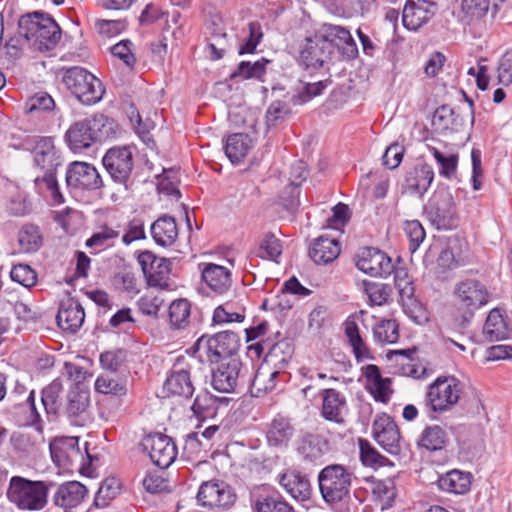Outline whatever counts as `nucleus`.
I'll return each instance as SVG.
<instances>
[{
    "mask_svg": "<svg viewBox=\"0 0 512 512\" xmlns=\"http://www.w3.org/2000/svg\"><path fill=\"white\" fill-rule=\"evenodd\" d=\"M23 147L33 154L34 166L43 172L42 176L34 179L35 187L39 192L48 191L55 204H62L64 197L61 194L56 179V172L61 166V154L54 145L51 137H28L23 141Z\"/></svg>",
    "mask_w": 512,
    "mask_h": 512,
    "instance_id": "f257e3e1",
    "label": "nucleus"
},
{
    "mask_svg": "<svg viewBox=\"0 0 512 512\" xmlns=\"http://www.w3.org/2000/svg\"><path fill=\"white\" fill-rule=\"evenodd\" d=\"M115 126L113 120L103 114H95L72 123L65 133V141L73 152H81L95 142L113 136Z\"/></svg>",
    "mask_w": 512,
    "mask_h": 512,
    "instance_id": "f03ea898",
    "label": "nucleus"
},
{
    "mask_svg": "<svg viewBox=\"0 0 512 512\" xmlns=\"http://www.w3.org/2000/svg\"><path fill=\"white\" fill-rule=\"evenodd\" d=\"M18 33L38 51H49L61 39V28L54 19L40 12L22 16L18 22Z\"/></svg>",
    "mask_w": 512,
    "mask_h": 512,
    "instance_id": "7ed1b4c3",
    "label": "nucleus"
},
{
    "mask_svg": "<svg viewBox=\"0 0 512 512\" xmlns=\"http://www.w3.org/2000/svg\"><path fill=\"white\" fill-rule=\"evenodd\" d=\"M318 482L321 495L329 505H347L350 502L352 473L343 465L332 464L323 468Z\"/></svg>",
    "mask_w": 512,
    "mask_h": 512,
    "instance_id": "20e7f679",
    "label": "nucleus"
},
{
    "mask_svg": "<svg viewBox=\"0 0 512 512\" xmlns=\"http://www.w3.org/2000/svg\"><path fill=\"white\" fill-rule=\"evenodd\" d=\"M62 82L66 89L84 105L98 103L105 93L102 82L83 67L74 66L65 69Z\"/></svg>",
    "mask_w": 512,
    "mask_h": 512,
    "instance_id": "39448f33",
    "label": "nucleus"
},
{
    "mask_svg": "<svg viewBox=\"0 0 512 512\" xmlns=\"http://www.w3.org/2000/svg\"><path fill=\"white\" fill-rule=\"evenodd\" d=\"M43 481H31L20 476L10 480L7 490L8 499L23 510H40L47 503L49 486Z\"/></svg>",
    "mask_w": 512,
    "mask_h": 512,
    "instance_id": "423d86ee",
    "label": "nucleus"
},
{
    "mask_svg": "<svg viewBox=\"0 0 512 512\" xmlns=\"http://www.w3.org/2000/svg\"><path fill=\"white\" fill-rule=\"evenodd\" d=\"M239 347L240 338L237 333L231 330L222 331L212 336L203 335L193 346L195 352L200 353L199 357H203V352L210 363H218L224 359L237 357L235 354Z\"/></svg>",
    "mask_w": 512,
    "mask_h": 512,
    "instance_id": "0eeeda50",
    "label": "nucleus"
},
{
    "mask_svg": "<svg viewBox=\"0 0 512 512\" xmlns=\"http://www.w3.org/2000/svg\"><path fill=\"white\" fill-rule=\"evenodd\" d=\"M462 390V384L457 378L438 377L427 388L425 405L434 413L447 412L458 403Z\"/></svg>",
    "mask_w": 512,
    "mask_h": 512,
    "instance_id": "6e6552de",
    "label": "nucleus"
},
{
    "mask_svg": "<svg viewBox=\"0 0 512 512\" xmlns=\"http://www.w3.org/2000/svg\"><path fill=\"white\" fill-rule=\"evenodd\" d=\"M455 297L459 310H463L461 328H465L474 315V311L489 301L490 294L484 284L476 279L459 282L455 288Z\"/></svg>",
    "mask_w": 512,
    "mask_h": 512,
    "instance_id": "1a4fd4ad",
    "label": "nucleus"
},
{
    "mask_svg": "<svg viewBox=\"0 0 512 512\" xmlns=\"http://www.w3.org/2000/svg\"><path fill=\"white\" fill-rule=\"evenodd\" d=\"M425 210L429 221L438 230H449L458 226L459 218L455 203L447 189L436 191Z\"/></svg>",
    "mask_w": 512,
    "mask_h": 512,
    "instance_id": "9d476101",
    "label": "nucleus"
},
{
    "mask_svg": "<svg viewBox=\"0 0 512 512\" xmlns=\"http://www.w3.org/2000/svg\"><path fill=\"white\" fill-rule=\"evenodd\" d=\"M249 367L243 365L239 357H231L221 361L212 373V387L221 393L237 392L239 385L246 383Z\"/></svg>",
    "mask_w": 512,
    "mask_h": 512,
    "instance_id": "9b49d317",
    "label": "nucleus"
},
{
    "mask_svg": "<svg viewBox=\"0 0 512 512\" xmlns=\"http://www.w3.org/2000/svg\"><path fill=\"white\" fill-rule=\"evenodd\" d=\"M102 162L111 179L127 187L134 166L131 150L128 147L110 148Z\"/></svg>",
    "mask_w": 512,
    "mask_h": 512,
    "instance_id": "f8f14e48",
    "label": "nucleus"
},
{
    "mask_svg": "<svg viewBox=\"0 0 512 512\" xmlns=\"http://www.w3.org/2000/svg\"><path fill=\"white\" fill-rule=\"evenodd\" d=\"M197 499L203 507L226 509L235 503L236 495L228 484L208 481L200 486Z\"/></svg>",
    "mask_w": 512,
    "mask_h": 512,
    "instance_id": "ddd939ff",
    "label": "nucleus"
},
{
    "mask_svg": "<svg viewBox=\"0 0 512 512\" xmlns=\"http://www.w3.org/2000/svg\"><path fill=\"white\" fill-rule=\"evenodd\" d=\"M143 446L149 451L151 461L161 469L168 468L177 456L172 439L162 433L148 435L143 441Z\"/></svg>",
    "mask_w": 512,
    "mask_h": 512,
    "instance_id": "4468645a",
    "label": "nucleus"
},
{
    "mask_svg": "<svg viewBox=\"0 0 512 512\" xmlns=\"http://www.w3.org/2000/svg\"><path fill=\"white\" fill-rule=\"evenodd\" d=\"M357 258L356 266L358 269L372 277L390 275L394 269L392 259L377 248H362Z\"/></svg>",
    "mask_w": 512,
    "mask_h": 512,
    "instance_id": "2eb2a0df",
    "label": "nucleus"
},
{
    "mask_svg": "<svg viewBox=\"0 0 512 512\" xmlns=\"http://www.w3.org/2000/svg\"><path fill=\"white\" fill-rule=\"evenodd\" d=\"M66 183L76 189L95 190L102 187L103 182L97 169L86 162H73L66 172Z\"/></svg>",
    "mask_w": 512,
    "mask_h": 512,
    "instance_id": "dca6fc26",
    "label": "nucleus"
},
{
    "mask_svg": "<svg viewBox=\"0 0 512 512\" xmlns=\"http://www.w3.org/2000/svg\"><path fill=\"white\" fill-rule=\"evenodd\" d=\"M437 4L430 0H407L402 12L403 25L417 30L435 15Z\"/></svg>",
    "mask_w": 512,
    "mask_h": 512,
    "instance_id": "f3484780",
    "label": "nucleus"
},
{
    "mask_svg": "<svg viewBox=\"0 0 512 512\" xmlns=\"http://www.w3.org/2000/svg\"><path fill=\"white\" fill-rule=\"evenodd\" d=\"M373 435L376 442L390 454L400 451V433L396 423L385 414L378 416L373 422Z\"/></svg>",
    "mask_w": 512,
    "mask_h": 512,
    "instance_id": "a211bd4d",
    "label": "nucleus"
},
{
    "mask_svg": "<svg viewBox=\"0 0 512 512\" xmlns=\"http://www.w3.org/2000/svg\"><path fill=\"white\" fill-rule=\"evenodd\" d=\"M331 53V44L316 35L307 39L300 52V61L306 69H318L330 59Z\"/></svg>",
    "mask_w": 512,
    "mask_h": 512,
    "instance_id": "6ab92c4d",
    "label": "nucleus"
},
{
    "mask_svg": "<svg viewBox=\"0 0 512 512\" xmlns=\"http://www.w3.org/2000/svg\"><path fill=\"white\" fill-rule=\"evenodd\" d=\"M433 179L434 171L430 165L426 163L417 164L406 172L402 187L404 191L412 195L423 197Z\"/></svg>",
    "mask_w": 512,
    "mask_h": 512,
    "instance_id": "aec40b11",
    "label": "nucleus"
},
{
    "mask_svg": "<svg viewBox=\"0 0 512 512\" xmlns=\"http://www.w3.org/2000/svg\"><path fill=\"white\" fill-rule=\"evenodd\" d=\"M201 277L203 282L215 294H224L232 285L230 271L221 265L214 263L200 264Z\"/></svg>",
    "mask_w": 512,
    "mask_h": 512,
    "instance_id": "412c9836",
    "label": "nucleus"
},
{
    "mask_svg": "<svg viewBox=\"0 0 512 512\" xmlns=\"http://www.w3.org/2000/svg\"><path fill=\"white\" fill-rule=\"evenodd\" d=\"M85 319L84 309L73 298L61 301L56 316L57 324L65 331L76 332Z\"/></svg>",
    "mask_w": 512,
    "mask_h": 512,
    "instance_id": "4be33fe9",
    "label": "nucleus"
},
{
    "mask_svg": "<svg viewBox=\"0 0 512 512\" xmlns=\"http://www.w3.org/2000/svg\"><path fill=\"white\" fill-rule=\"evenodd\" d=\"M89 405V391L75 384L67 393L64 414L71 424L82 425V416Z\"/></svg>",
    "mask_w": 512,
    "mask_h": 512,
    "instance_id": "5701e85b",
    "label": "nucleus"
},
{
    "mask_svg": "<svg viewBox=\"0 0 512 512\" xmlns=\"http://www.w3.org/2000/svg\"><path fill=\"white\" fill-rule=\"evenodd\" d=\"M87 494L86 487L78 481H69L58 486L53 502L65 512L78 506Z\"/></svg>",
    "mask_w": 512,
    "mask_h": 512,
    "instance_id": "b1692460",
    "label": "nucleus"
},
{
    "mask_svg": "<svg viewBox=\"0 0 512 512\" xmlns=\"http://www.w3.org/2000/svg\"><path fill=\"white\" fill-rule=\"evenodd\" d=\"M322 409L321 415L328 421L338 424L344 422V414L347 411L345 397L335 389H323L321 391Z\"/></svg>",
    "mask_w": 512,
    "mask_h": 512,
    "instance_id": "393cba45",
    "label": "nucleus"
},
{
    "mask_svg": "<svg viewBox=\"0 0 512 512\" xmlns=\"http://www.w3.org/2000/svg\"><path fill=\"white\" fill-rule=\"evenodd\" d=\"M280 485L295 500L306 501L310 498L312 489L306 475L296 470H288L279 476Z\"/></svg>",
    "mask_w": 512,
    "mask_h": 512,
    "instance_id": "a878e982",
    "label": "nucleus"
},
{
    "mask_svg": "<svg viewBox=\"0 0 512 512\" xmlns=\"http://www.w3.org/2000/svg\"><path fill=\"white\" fill-rule=\"evenodd\" d=\"M246 378L249 383L250 393L253 397H262L276 388V380L279 377L278 370H272L268 366H260L257 371Z\"/></svg>",
    "mask_w": 512,
    "mask_h": 512,
    "instance_id": "bb28decb",
    "label": "nucleus"
},
{
    "mask_svg": "<svg viewBox=\"0 0 512 512\" xmlns=\"http://www.w3.org/2000/svg\"><path fill=\"white\" fill-rule=\"evenodd\" d=\"M340 244L334 238L320 236L314 240L310 250V258L318 265L333 262L340 254Z\"/></svg>",
    "mask_w": 512,
    "mask_h": 512,
    "instance_id": "cd10ccee",
    "label": "nucleus"
},
{
    "mask_svg": "<svg viewBox=\"0 0 512 512\" xmlns=\"http://www.w3.org/2000/svg\"><path fill=\"white\" fill-rule=\"evenodd\" d=\"M151 235L155 243L162 247L171 246L178 237V228L173 217L163 215L151 225Z\"/></svg>",
    "mask_w": 512,
    "mask_h": 512,
    "instance_id": "c85d7f7f",
    "label": "nucleus"
},
{
    "mask_svg": "<svg viewBox=\"0 0 512 512\" xmlns=\"http://www.w3.org/2000/svg\"><path fill=\"white\" fill-rule=\"evenodd\" d=\"M483 335L489 342L508 339L511 329L498 308L492 309L483 327Z\"/></svg>",
    "mask_w": 512,
    "mask_h": 512,
    "instance_id": "c756f323",
    "label": "nucleus"
},
{
    "mask_svg": "<svg viewBox=\"0 0 512 512\" xmlns=\"http://www.w3.org/2000/svg\"><path fill=\"white\" fill-rule=\"evenodd\" d=\"M294 427L286 417L278 415L269 425L267 441L273 447H287L294 435Z\"/></svg>",
    "mask_w": 512,
    "mask_h": 512,
    "instance_id": "7c9ffc66",
    "label": "nucleus"
},
{
    "mask_svg": "<svg viewBox=\"0 0 512 512\" xmlns=\"http://www.w3.org/2000/svg\"><path fill=\"white\" fill-rule=\"evenodd\" d=\"M394 283L399 293V302L403 308L411 309L418 306V301L415 298V288L412 278L409 276L405 268H394Z\"/></svg>",
    "mask_w": 512,
    "mask_h": 512,
    "instance_id": "2f4dec72",
    "label": "nucleus"
},
{
    "mask_svg": "<svg viewBox=\"0 0 512 512\" xmlns=\"http://www.w3.org/2000/svg\"><path fill=\"white\" fill-rule=\"evenodd\" d=\"M329 450L328 441L318 434H306L302 437L298 451L309 462L319 461Z\"/></svg>",
    "mask_w": 512,
    "mask_h": 512,
    "instance_id": "473e14b6",
    "label": "nucleus"
},
{
    "mask_svg": "<svg viewBox=\"0 0 512 512\" xmlns=\"http://www.w3.org/2000/svg\"><path fill=\"white\" fill-rule=\"evenodd\" d=\"M463 125V119L449 105L438 107L433 114L432 127L439 133L458 131Z\"/></svg>",
    "mask_w": 512,
    "mask_h": 512,
    "instance_id": "72a5a7b5",
    "label": "nucleus"
},
{
    "mask_svg": "<svg viewBox=\"0 0 512 512\" xmlns=\"http://www.w3.org/2000/svg\"><path fill=\"white\" fill-rule=\"evenodd\" d=\"M164 389L168 394L182 397H190L194 392V386L187 370H173L164 383Z\"/></svg>",
    "mask_w": 512,
    "mask_h": 512,
    "instance_id": "f704fd0d",
    "label": "nucleus"
},
{
    "mask_svg": "<svg viewBox=\"0 0 512 512\" xmlns=\"http://www.w3.org/2000/svg\"><path fill=\"white\" fill-rule=\"evenodd\" d=\"M470 485V474L459 470H452L438 480V486L442 491L454 494H465L470 490Z\"/></svg>",
    "mask_w": 512,
    "mask_h": 512,
    "instance_id": "c9c22d12",
    "label": "nucleus"
},
{
    "mask_svg": "<svg viewBox=\"0 0 512 512\" xmlns=\"http://www.w3.org/2000/svg\"><path fill=\"white\" fill-rule=\"evenodd\" d=\"M252 148V140L245 133H235L227 138L225 154L232 163H239Z\"/></svg>",
    "mask_w": 512,
    "mask_h": 512,
    "instance_id": "e433bc0d",
    "label": "nucleus"
},
{
    "mask_svg": "<svg viewBox=\"0 0 512 512\" xmlns=\"http://www.w3.org/2000/svg\"><path fill=\"white\" fill-rule=\"evenodd\" d=\"M245 319V307L237 301H227L215 308L213 322L224 324L232 322H243Z\"/></svg>",
    "mask_w": 512,
    "mask_h": 512,
    "instance_id": "4c0bfd02",
    "label": "nucleus"
},
{
    "mask_svg": "<svg viewBox=\"0 0 512 512\" xmlns=\"http://www.w3.org/2000/svg\"><path fill=\"white\" fill-rule=\"evenodd\" d=\"M191 409L199 421L213 419L218 411V398L208 392L200 393L196 396Z\"/></svg>",
    "mask_w": 512,
    "mask_h": 512,
    "instance_id": "58836bf2",
    "label": "nucleus"
},
{
    "mask_svg": "<svg viewBox=\"0 0 512 512\" xmlns=\"http://www.w3.org/2000/svg\"><path fill=\"white\" fill-rule=\"evenodd\" d=\"M462 246L466 247V243L460 239L451 240L448 247L440 253L437 259L438 265L443 269H452L462 263L464 261Z\"/></svg>",
    "mask_w": 512,
    "mask_h": 512,
    "instance_id": "ea45409f",
    "label": "nucleus"
},
{
    "mask_svg": "<svg viewBox=\"0 0 512 512\" xmlns=\"http://www.w3.org/2000/svg\"><path fill=\"white\" fill-rule=\"evenodd\" d=\"M191 305L187 299L174 300L169 306L170 324L175 329H184L190 322Z\"/></svg>",
    "mask_w": 512,
    "mask_h": 512,
    "instance_id": "a19ab883",
    "label": "nucleus"
},
{
    "mask_svg": "<svg viewBox=\"0 0 512 512\" xmlns=\"http://www.w3.org/2000/svg\"><path fill=\"white\" fill-rule=\"evenodd\" d=\"M447 441V434L443 428L438 425L426 427L419 440V446L429 450L437 451L444 448Z\"/></svg>",
    "mask_w": 512,
    "mask_h": 512,
    "instance_id": "79ce46f5",
    "label": "nucleus"
},
{
    "mask_svg": "<svg viewBox=\"0 0 512 512\" xmlns=\"http://www.w3.org/2000/svg\"><path fill=\"white\" fill-rule=\"evenodd\" d=\"M18 243L23 252L37 251L42 245L39 228L33 224L24 225L18 232Z\"/></svg>",
    "mask_w": 512,
    "mask_h": 512,
    "instance_id": "37998d69",
    "label": "nucleus"
},
{
    "mask_svg": "<svg viewBox=\"0 0 512 512\" xmlns=\"http://www.w3.org/2000/svg\"><path fill=\"white\" fill-rule=\"evenodd\" d=\"M427 149L432 153L434 159L439 165V174L441 176L451 178L455 175L458 164V154L444 153L431 145H427Z\"/></svg>",
    "mask_w": 512,
    "mask_h": 512,
    "instance_id": "c03bdc74",
    "label": "nucleus"
},
{
    "mask_svg": "<svg viewBox=\"0 0 512 512\" xmlns=\"http://www.w3.org/2000/svg\"><path fill=\"white\" fill-rule=\"evenodd\" d=\"M257 512H295L279 494L261 495L255 502Z\"/></svg>",
    "mask_w": 512,
    "mask_h": 512,
    "instance_id": "a18cd8bd",
    "label": "nucleus"
},
{
    "mask_svg": "<svg viewBox=\"0 0 512 512\" xmlns=\"http://www.w3.org/2000/svg\"><path fill=\"white\" fill-rule=\"evenodd\" d=\"M62 391V382L60 379L53 380L42 390L41 402L45 411L49 415H57L60 410L59 395Z\"/></svg>",
    "mask_w": 512,
    "mask_h": 512,
    "instance_id": "49530a36",
    "label": "nucleus"
},
{
    "mask_svg": "<svg viewBox=\"0 0 512 512\" xmlns=\"http://www.w3.org/2000/svg\"><path fill=\"white\" fill-rule=\"evenodd\" d=\"M270 61L266 58H261L255 62L242 61L238 64L237 69L231 74V78L241 77L243 79H260L266 72V65Z\"/></svg>",
    "mask_w": 512,
    "mask_h": 512,
    "instance_id": "de8ad7c7",
    "label": "nucleus"
},
{
    "mask_svg": "<svg viewBox=\"0 0 512 512\" xmlns=\"http://www.w3.org/2000/svg\"><path fill=\"white\" fill-rule=\"evenodd\" d=\"M293 355V347L287 340H281L272 344L265 354V361L271 362L275 366L285 365Z\"/></svg>",
    "mask_w": 512,
    "mask_h": 512,
    "instance_id": "09e8293b",
    "label": "nucleus"
},
{
    "mask_svg": "<svg viewBox=\"0 0 512 512\" xmlns=\"http://www.w3.org/2000/svg\"><path fill=\"white\" fill-rule=\"evenodd\" d=\"M119 481L115 477L106 478L100 485L94 499V505L98 508H104L109 501L116 497L119 492Z\"/></svg>",
    "mask_w": 512,
    "mask_h": 512,
    "instance_id": "8fccbe9b",
    "label": "nucleus"
},
{
    "mask_svg": "<svg viewBox=\"0 0 512 512\" xmlns=\"http://www.w3.org/2000/svg\"><path fill=\"white\" fill-rule=\"evenodd\" d=\"M161 261H164V258H158L150 251L142 252L139 255V263L141 264L142 270L144 274L147 275L149 283L152 286H163L161 283V278L158 277L163 271L155 270V264Z\"/></svg>",
    "mask_w": 512,
    "mask_h": 512,
    "instance_id": "3c124183",
    "label": "nucleus"
},
{
    "mask_svg": "<svg viewBox=\"0 0 512 512\" xmlns=\"http://www.w3.org/2000/svg\"><path fill=\"white\" fill-rule=\"evenodd\" d=\"M373 335L379 343H395L399 338L398 325L395 320H382L374 327Z\"/></svg>",
    "mask_w": 512,
    "mask_h": 512,
    "instance_id": "603ef678",
    "label": "nucleus"
},
{
    "mask_svg": "<svg viewBox=\"0 0 512 512\" xmlns=\"http://www.w3.org/2000/svg\"><path fill=\"white\" fill-rule=\"evenodd\" d=\"M120 231L108 225H103L90 238L86 240L85 245L88 248H97L99 250L110 246V241L116 239Z\"/></svg>",
    "mask_w": 512,
    "mask_h": 512,
    "instance_id": "864d4df0",
    "label": "nucleus"
},
{
    "mask_svg": "<svg viewBox=\"0 0 512 512\" xmlns=\"http://www.w3.org/2000/svg\"><path fill=\"white\" fill-rule=\"evenodd\" d=\"M350 34V31L342 26L324 24L317 36L330 43L332 49L333 45L340 47L344 40L350 39Z\"/></svg>",
    "mask_w": 512,
    "mask_h": 512,
    "instance_id": "5fc2aeb1",
    "label": "nucleus"
},
{
    "mask_svg": "<svg viewBox=\"0 0 512 512\" xmlns=\"http://www.w3.org/2000/svg\"><path fill=\"white\" fill-rule=\"evenodd\" d=\"M263 30L259 22L253 21L248 24V36L244 43L239 46V55L253 54L263 39Z\"/></svg>",
    "mask_w": 512,
    "mask_h": 512,
    "instance_id": "6e6d98bb",
    "label": "nucleus"
},
{
    "mask_svg": "<svg viewBox=\"0 0 512 512\" xmlns=\"http://www.w3.org/2000/svg\"><path fill=\"white\" fill-rule=\"evenodd\" d=\"M345 334L353 348L354 355L358 361L369 356L368 349L362 340L358 326L355 322H349L345 327Z\"/></svg>",
    "mask_w": 512,
    "mask_h": 512,
    "instance_id": "4d7b16f0",
    "label": "nucleus"
},
{
    "mask_svg": "<svg viewBox=\"0 0 512 512\" xmlns=\"http://www.w3.org/2000/svg\"><path fill=\"white\" fill-rule=\"evenodd\" d=\"M213 25L215 28L213 29L212 37L208 43V49L210 58L212 60H219L224 56L226 51L227 35L222 28L216 26V23H213Z\"/></svg>",
    "mask_w": 512,
    "mask_h": 512,
    "instance_id": "13d9d810",
    "label": "nucleus"
},
{
    "mask_svg": "<svg viewBox=\"0 0 512 512\" xmlns=\"http://www.w3.org/2000/svg\"><path fill=\"white\" fill-rule=\"evenodd\" d=\"M95 389L99 393L111 394L115 396L125 395L127 388L118 380L111 378L108 375H101L96 379Z\"/></svg>",
    "mask_w": 512,
    "mask_h": 512,
    "instance_id": "bf43d9fd",
    "label": "nucleus"
},
{
    "mask_svg": "<svg viewBox=\"0 0 512 512\" xmlns=\"http://www.w3.org/2000/svg\"><path fill=\"white\" fill-rule=\"evenodd\" d=\"M330 81H318L315 83H308L305 85L302 92L295 94L291 98L294 105H300L308 102L312 98L322 94L323 90L328 86Z\"/></svg>",
    "mask_w": 512,
    "mask_h": 512,
    "instance_id": "052dcab7",
    "label": "nucleus"
},
{
    "mask_svg": "<svg viewBox=\"0 0 512 512\" xmlns=\"http://www.w3.org/2000/svg\"><path fill=\"white\" fill-rule=\"evenodd\" d=\"M365 291L371 303L381 306L387 303L390 294V286L382 283L365 282Z\"/></svg>",
    "mask_w": 512,
    "mask_h": 512,
    "instance_id": "680f3d73",
    "label": "nucleus"
},
{
    "mask_svg": "<svg viewBox=\"0 0 512 512\" xmlns=\"http://www.w3.org/2000/svg\"><path fill=\"white\" fill-rule=\"evenodd\" d=\"M11 279L28 288L37 281L36 272L27 264L14 265L10 272Z\"/></svg>",
    "mask_w": 512,
    "mask_h": 512,
    "instance_id": "e2e57ef3",
    "label": "nucleus"
},
{
    "mask_svg": "<svg viewBox=\"0 0 512 512\" xmlns=\"http://www.w3.org/2000/svg\"><path fill=\"white\" fill-rule=\"evenodd\" d=\"M55 107L53 98L46 92H39L29 98L26 103V109L29 113L36 111L48 112Z\"/></svg>",
    "mask_w": 512,
    "mask_h": 512,
    "instance_id": "0e129e2a",
    "label": "nucleus"
},
{
    "mask_svg": "<svg viewBox=\"0 0 512 512\" xmlns=\"http://www.w3.org/2000/svg\"><path fill=\"white\" fill-rule=\"evenodd\" d=\"M404 230L410 240L409 250L415 252L425 239V230L417 220L407 221Z\"/></svg>",
    "mask_w": 512,
    "mask_h": 512,
    "instance_id": "69168bd1",
    "label": "nucleus"
},
{
    "mask_svg": "<svg viewBox=\"0 0 512 512\" xmlns=\"http://www.w3.org/2000/svg\"><path fill=\"white\" fill-rule=\"evenodd\" d=\"M125 360L126 351L123 349L106 351L100 355V363L102 367L111 372H116Z\"/></svg>",
    "mask_w": 512,
    "mask_h": 512,
    "instance_id": "338daca9",
    "label": "nucleus"
},
{
    "mask_svg": "<svg viewBox=\"0 0 512 512\" xmlns=\"http://www.w3.org/2000/svg\"><path fill=\"white\" fill-rule=\"evenodd\" d=\"M260 251V257L275 260L282 254L281 242L273 234H268L260 245Z\"/></svg>",
    "mask_w": 512,
    "mask_h": 512,
    "instance_id": "774afa93",
    "label": "nucleus"
}]
</instances>
